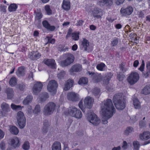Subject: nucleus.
Listing matches in <instances>:
<instances>
[{
	"instance_id": "nucleus-61",
	"label": "nucleus",
	"mask_w": 150,
	"mask_h": 150,
	"mask_svg": "<svg viewBox=\"0 0 150 150\" xmlns=\"http://www.w3.org/2000/svg\"><path fill=\"white\" fill-rule=\"evenodd\" d=\"M125 0H117L116 1V4L117 5H119L122 4L124 2Z\"/></svg>"
},
{
	"instance_id": "nucleus-53",
	"label": "nucleus",
	"mask_w": 150,
	"mask_h": 150,
	"mask_svg": "<svg viewBox=\"0 0 150 150\" xmlns=\"http://www.w3.org/2000/svg\"><path fill=\"white\" fill-rule=\"evenodd\" d=\"M46 38L47 39L48 43L53 44L55 43V40L54 39H52V38L48 37H47Z\"/></svg>"
},
{
	"instance_id": "nucleus-10",
	"label": "nucleus",
	"mask_w": 150,
	"mask_h": 150,
	"mask_svg": "<svg viewBox=\"0 0 150 150\" xmlns=\"http://www.w3.org/2000/svg\"><path fill=\"white\" fill-rule=\"evenodd\" d=\"M91 15L95 18L98 19L101 18L103 15L102 10L97 7H94L92 8Z\"/></svg>"
},
{
	"instance_id": "nucleus-58",
	"label": "nucleus",
	"mask_w": 150,
	"mask_h": 150,
	"mask_svg": "<svg viewBox=\"0 0 150 150\" xmlns=\"http://www.w3.org/2000/svg\"><path fill=\"white\" fill-rule=\"evenodd\" d=\"M42 17L41 12H39L37 13L36 14V18L37 19H39L41 18Z\"/></svg>"
},
{
	"instance_id": "nucleus-6",
	"label": "nucleus",
	"mask_w": 150,
	"mask_h": 150,
	"mask_svg": "<svg viewBox=\"0 0 150 150\" xmlns=\"http://www.w3.org/2000/svg\"><path fill=\"white\" fill-rule=\"evenodd\" d=\"M88 121L93 125L97 126L100 123V120L95 113H92L87 117Z\"/></svg>"
},
{
	"instance_id": "nucleus-22",
	"label": "nucleus",
	"mask_w": 150,
	"mask_h": 150,
	"mask_svg": "<svg viewBox=\"0 0 150 150\" xmlns=\"http://www.w3.org/2000/svg\"><path fill=\"white\" fill-rule=\"evenodd\" d=\"M42 23L44 27L50 31H53L55 28V27L54 26L51 25L46 21H43Z\"/></svg>"
},
{
	"instance_id": "nucleus-18",
	"label": "nucleus",
	"mask_w": 150,
	"mask_h": 150,
	"mask_svg": "<svg viewBox=\"0 0 150 150\" xmlns=\"http://www.w3.org/2000/svg\"><path fill=\"white\" fill-rule=\"evenodd\" d=\"M112 4V0H101L98 1L97 2V4L101 6H103L104 5L107 6H110Z\"/></svg>"
},
{
	"instance_id": "nucleus-45",
	"label": "nucleus",
	"mask_w": 150,
	"mask_h": 150,
	"mask_svg": "<svg viewBox=\"0 0 150 150\" xmlns=\"http://www.w3.org/2000/svg\"><path fill=\"white\" fill-rule=\"evenodd\" d=\"M133 145L134 150H138L140 146L139 142L137 141H134L133 142Z\"/></svg>"
},
{
	"instance_id": "nucleus-30",
	"label": "nucleus",
	"mask_w": 150,
	"mask_h": 150,
	"mask_svg": "<svg viewBox=\"0 0 150 150\" xmlns=\"http://www.w3.org/2000/svg\"><path fill=\"white\" fill-rule=\"evenodd\" d=\"M81 46L84 49L85 51H87L88 48L89 46V42L88 40L84 38L81 41Z\"/></svg>"
},
{
	"instance_id": "nucleus-14",
	"label": "nucleus",
	"mask_w": 150,
	"mask_h": 150,
	"mask_svg": "<svg viewBox=\"0 0 150 150\" xmlns=\"http://www.w3.org/2000/svg\"><path fill=\"white\" fill-rule=\"evenodd\" d=\"M1 108L2 110V115L4 116H6L8 112L10 111L9 105L6 103L4 102L1 105Z\"/></svg>"
},
{
	"instance_id": "nucleus-11",
	"label": "nucleus",
	"mask_w": 150,
	"mask_h": 150,
	"mask_svg": "<svg viewBox=\"0 0 150 150\" xmlns=\"http://www.w3.org/2000/svg\"><path fill=\"white\" fill-rule=\"evenodd\" d=\"M43 86L42 83L38 81L35 82L33 88V94H38L41 91Z\"/></svg>"
},
{
	"instance_id": "nucleus-64",
	"label": "nucleus",
	"mask_w": 150,
	"mask_h": 150,
	"mask_svg": "<svg viewBox=\"0 0 150 150\" xmlns=\"http://www.w3.org/2000/svg\"><path fill=\"white\" fill-rule=\"evenodd\" d=\"M115 27L116 29H119L122 28V26L121 24L118 23L116 25Z\"/></svg>"
},
{
	"instance_id": "nucleus-55",
	"label": "nucleus",
	"mask_w": 150,
	"mask_h": 150,
	"mask_svg": "<svg viewBox=\"0 0 150 150\" xmlns=\"http://www.w3.org/2000/svg\"><path fill=\"white\" fill-rule=\"evenodd\" d=\"M79 108H80L83 112H85V109L83 108V101L82 100H81L79 104Z\"/></svg>"
},
{
	"instance_id": "nucleus-59",
	"label": "nucleus",
	"mask_w": 150,
	"mask_h": 150,
	"mask_svg": "<svg viewBox=\"0 0 150 150\" xmlns=\"http://www.w3.org/2000/svg\"><path fill=\"white\" fill-rule=\"evenodd\" d=\"M0 148L4 150L5 148V144L4 142L2 141L0 144Z\"/></svg>"
},
{
	"instance_id": "nucleus-34",
	"label": "nucleus",
	"mask_w": 150,
	"mask_h": 150,
	"mask_svg": "<svg viewBox=\"0 0 150 150\" xmlns=\"http://www.w3.org/2000/svg\"><path fill=\"white\" fill-rule=\"evenodd\" d=\"M134 132V129L131 127H127L124 131V134L125 135H128Z\"/></svg>"
},
{
	"instance_id": "nucleus-1",
	"label": "nucleus",
	"mask_w": 150,
	"mask_h": 150,
	"mask_svg": "<svg viewBox=\"0 0 150 150\" xmlns=\"http://www.w3.org/2000/svg\"><path fill=\"white\" fill-rule=\"evenodd\" d=\"M115 110L111 99H108L102 103L100 112L102 115V122L103 124H106L108 123V120L112 116Z\"/></svg>"
},
{
	"instance_id": "nucleus-17",
	"label": "nucleus",
	"mask_w": 150,
	"mask_h": 150,
	"mask_svg": "<svg viewBox=\"0 0 150 150\" xmlns=\"http://www.w3.org/2000/svg\"><path fill=\"white\" fill-rule=\"evenodd\" d=\"M10 144L11 146L14 149L19 147L20 145L19 140L17 137H15L11 139Z\"/></svg>"
},
{
	"instance_id": "nucleus-32",
	"label": "nucleus",
	"mask_w": 150,
	"mask_h": 150,
	"mask_svg": "<svg viewBox=\"0 0 150 150\" xmlns=\"http://www.w3.org/2000/svg\"><path fill=\"white\" fill-rule=\"evenodd\" d=\"M33 98L32 96L30 95L28 96L23 100V104L25 105H28L31 102Z\"/></svg>"
},
{
	"instance_id": "nucleus-33",
	"label": "nucleus",
	"mask_w": 150,
	"mask_h": 150,
	"mask_svg": "<svg viewBox=\"0 0 150 150\" xmlns=\"http://www.w3.org/2000/svg\"><path fill=\"white\" fill-rule=\"evenodd\" d=\"M133 104L136 109H139L141 107L140 103L138 99L136 98H133Z\"/></svg>"
},
{
	"instance_id": "nucleus-63",
	"label": "nucleus",
	"mask_w": 150,
	"mask_h": 150,
	"mask_svg": "<svg viewBox=\"0 0 150 150\" xmlns=\"http://www.w3.org/2000/svg\"><path fill=\"white\" fill-rule=\"evenodd\" d=\"M127 142L125 141H124L123 142V145L122 146V148L124 149H126L127 148Z\"/></svg>"
},
{
	"instance_id": "nucleus-23",
	"label": "nucleus",
	"mask_w": 150,
	"mask_h": 150,
	"mask_svg": "<svg viewBox=\"0 0 150 150\" xmlns=\"http://www.w3.org/2000/svg\"><path fill=\"white\" fill-rule=\"evenodd\" d=\"M74 81L72 80L69 79L65 85L64 89L65 91L69 90L71 87L72 86Z\"/></svg>"
},
{
	"instance_id": "nucleus-24",
	"label": "nucleus",
	"mask_w": 150,
	"mask_h": 150,
	"mask_svg": "<svg viewBox=\"0 0 150 150\" xmlns=\"http://www.w3.org/2000/svg\"><path fill=\"white\" fill-rule=\"evenodd\" d=\"M112 76V74L111 73H108L104 78L103 83L105 86V85H107L109 83V81L111 78Z\"/></svg>"
},
{
	"instance_id": "nucleus-54",
	"label": "nucleus",
	"mask_w": 150,
	"mask_h": 150,
	"mask_svg": "<svg viewBox=\"0 0 150 150\" xmlns=\"http://www.w3.org/2000/svg\"><path fill=\"white\" fill-rule=\"evenodd\" d=\"M17 87L19 88L21 91H23L25 88V85L23 83H22L21 84H18L17 86Z\"/></svg>"
},
{
	"instance_id": "nucleus-7",
	"label": "nucleus",
	"mask_w": 150,
	"mask_h": 150,
	"mask_svg": "<svg viewBox=\"0 0 150 150\" xmlns=\"http://www.w3.org/2000/svg\"><path fill=\"white\" fill-rule=\"evenodd\" d=\"M55 105L53 102L48 103L45 107L43 111L44 114L46 115H49L51 114L55 109Z\"/></svg>"
},
{
	"instance_id": "nucleus-3",
	"label": "nucleus",
	"mask_w": 150,
	"mask_h": 150,
	"mask_svg": "<svg viewBox=\"0 0 150 150\" xmlns=\"http://www.w3.org/2000/svg\"><path fill=\"white\" fill-rule=\"evenodd\" d=\"M69 114L70 116L78 119L81 118L83 116L81 112L74 106L69 108Z\"/></svg>"
},
{
	"instance_id": "nucleus-40",
	"label": "nucleus",
	"mask_w": 150,
	"mask_h": 150,
	"mask_svg": "<svg viewBox=\"0 0 150 150\" xmlns=\"http://www.w3.org/2000/svg\"><path fill=\"white\" fill-rule=\"evenodd\" d=\"M11 107L13 110H21L22 108L20 105H16L13 103H12L11 104Z\"/></svg>"
},
{
	"instance_id": "nucleus-13",
	"label": "nucleus",
	"mask_w": 150,
	"mask_h": 150,
	"mask_svg": "<svg viewBox=\"0 0 150 150\" xmlns=\"http://www.w3.org/2000/svg\"><path fill=\"white\" fill-rule=\"evenodd\" d=\"M94 102L93 99L89 96L86 97L84 100V106L89 109L92 108Z\"/></svg>"
},
{
	"instance_id": "nucleus-43",
	"label": "nucleus",
	"mask_w": 150,
	"mask_h": 150,
	"mask_svg": "<svg viewBox=\"0 0 150 150\" xmlns=\"http://www.w3.org/2000/svg\"><path fill=\"white\" fill-rule=\"evenodd\" d=\"M22 148L25 150H28L30 148L29 142L27 141L25 142L22 146Z\"/></svg>"
},
{
	"instance_id": "nucleus-9",
	"label": "nucleus",
	"mask_w": 150,
	"mask_h": 150,
	"mask_svg": "<svg viewBox=\"0 0 150 150\" xmlns=\"http://www.w3.org/2000/svg\"><path fill=\"white\" fill-rule=\"evenodd\" d=\"M57 87V83L56 81L54 80H52L49 81L48 84L47 89L49 92L53 94L56 93Z\"/></svg>"
},
{
	"instance_id": "nucleus-56",
	"label": "nucleus",
	"mask_w": 150,
	"mask_h": 150,
	"mask_svg": "<svg viewBox=\"0 0 150 150\" xmlns=\"http://www.w3.org/2000/svg\"><path fill=\"white\" fill-rule=\"evenodd\" d=\"M33 112V110H32V108L31 106H28V109L27 110V112L28 115H30Z\"/></svg>"
},
{
	"instance_id": "nucleus-57",
	"label": "nucleus",
	"mask_w": 150,
	"mask_h": 150,
	"mask_svg": "<svg viewBox=\"0 0 150 150\" xmlns=\"http://www.w3.org/2000/svg\"><path fill=\"white\" fill-rule=\"evenodd\" d=\"M84 21L82 20H79L77 21V23L76 24V25L77 26H80L82 25Z\"/></svg>"
},
{
	"instance_id": "nucleus-15",
	"label": "nucleus",
	"mask_w": 150,
	"mask_h": 150,
	"mask_svg": "<svg viewBox=\"0 0 150 150\" xmlns=\"http://www.w3.org/2000/svg\"><path fill=\"white\" fill-rule=\"evenodd\" d=\"M133 10L134 9L132 7L129 6L126 8H122L121 9L120 12L122 16H129L132 13Z\"/></svg>"
},
{
	"instance_id": "nucleus-28",
	"label": "nucleus",
	"mask_w": 150,
	"mask_h": 150,
	"mask_svg": "<svg viewBox=\"0 0 150 150\" xmlns=\"http://www.w3.org/2000/svg\"><path fill=\"white\" fill-rule=\"evenodd\" d=\"M88 73L90 75H91L92 78L95 80L96 82H98L101 81V78L100 76H97L95 73L92 72H88Z\"/></svg>"
},
{
	"instance_id": "nucleus-35",
	"label": "nucleus",
	"mask_w": 150,
	"mask_h": 150,
	"mask_svg": "<svg viewBox=\"0 0 150 150\" xmlns=\"http://www.w3.org/2000/svg\"><path fill=\"white\" fill-rule=\"evenodd\" d=\"M88 81V79L86 77H82L80 79L78 83L81 85L86 84Z\"/></svg>"
},
{
	"instance_id": "nucleus-29",
	"label": "nucleus",
	"mask_w": 150,
	"mask_h": 150,
	"mask_svg": "<svg viewBox=\"0 0 150 150\" xmlns=\"http://www.w3.org/2000/svg\"><path fill=\"white\" fill-rule=\"evenodd\" d=\"M63 8L65 10H69L70 8V2L68 0H64L62 5Z\"/></svg>"
},
{
	"instance_id": "nucleus-12",
	"label": "nucleus",
	"mask_w": 150,
	"mask_h": 150,
	"mask_svg": "<svg viewBox=\"0 0 150 150\" xmlns=\"http://www.w3.org/2000/svg\"><path fill=\"white\" fill-rule=\"evenodd\" d=\"M41 54L38 51H33L30 52L28 54V57L31 60L35 61L40 58Z\"/></svg>"
},
{
	"instance_id": "nucleus-5",
	"label": "nucleus",
	"mask_w": 150,
	"mask_h": 150,
	"mask_svg": "<svg viewBox=\"0 0 150 150\" xmlns=\"http://www.w3.org/2000/svg\"><path fill=\"white\" fill-rule=\"evenodd\" d=\"M139 74L135 71L130 73L127 78L128 82L131 85L134 84L139 80Z\"/></svg>"
},
{
	"instance_id": "nucleus-49",
	"label": "nucleus",
	"mask_w": 150,
	"mask_h": 150,
	"mask_svg": "<svg viewBox=\"0 0 150 150\" xmlns=\"http://www.w3.org/2000/svg\"><path fill=\"white\" fill-rule=\"evenodd\" d=\"M92 92L94 95H97L100 92V90L98 88H95L94 89L92 90Z\"/></svg>"
},
{
	"instance_id": "nucleus-41",
	"label": "nucleus",
	"mask_w": 150,
	"mask_h": 150,
	"mask_svg": "<svg viewBox=\"0 0 150 150\" xmlns=\"http://www.w3.org/2000/svg\"><path fill=\"white\" fill-rule=\"evenodd\" d=\"M79 33L75 32L72 33L71 35L72 39L74 40H77L79 38Z\"/></svg>"
},
{
	"instance_id": "nucleus-19",
	"label": "nucleus",
	"mask_w": 150,
	"mask_h": 150,
	"mask_svg": "<svg viewBox=\"0 0 150 150\" xmlns=\"http://www.w3.org/2000/svg\"><path fill=\"white\" fill-rule=\"evenodd\" d=\"M67 98L69 100L76 101L79 99V95L74 92H70L68 93Z\"/></svg>"
},
{
	"instance_id": "nucleus-50",
	"label": "nucleus",
	"mask_w": 150,
	"mask_h": 150,
	"mask_svg": "<svg viewBox=\"0 0 150 150\" xmlns=\"http://www.w3.org/2000/svg\"><path fill=\"white\" fill-rule=\"evenodd\" d=\"M45 10L47 14L50 15L52 14V12L51 10H50L49 6L46 5L45 6Z\"/></svg>"
},
{
	"instance_id": "nucleus-51",
	"label": "nucleus",
	"mask_w": 150,
	"mask_h": 150,
	"mask_svg": "<svg viewBox=\"0 0 150 150\" xmlns=\"http://www.w3.org/2000/svg\"><path fill=\"white\" fill-rule=\"evenodd\" d=\"M124 76L120 72L117 74V79L120 81H121L123 80Z\"/></svg>"
},
{
	"instance_id": "nucleus-20",
	"label": "nucleus",
	"mask_w": 150,
	"mask_h": 150,
	"mask_svg": "<svg viewBox=\"0 0 150 150\" xmlns=\"http://www.w3.org/2000/svg\"><path fill=\"white\" fill-rule=\"evenodd\" d=\"M139 138L141 140H145L150 138V132L148 131L144 132L140 134Z\"/></svg>"
},
{
	"instance_id": "nucleus-26",
	"label": "nucleus",
	"mask_w": 150,
	"mask_h": 150,
	"mask_svg": "<svg viewBox=\"0 0 150 150\" xmlns=\"http://www.w3.org/2000/svg\"><path fill=\"white\" fill-rule=\"evenodd\" d=\"M52 150H61L60 143L58 142H54L52 146Z\"/></svg>"
},
{
	"instance_id": "nucleus-47",
	"label": "nucleus",
	"mask_w": 150,
	"mask_h": 150,
	"mask_svg": "<svg viewBox=\"0 0 150 150\" xmlns=\"http://www.w3.org/2000/svg\"><path fill=\"white\" fill-rule=\"evenodd\" d=\"M41 111L40 106L39 105H36L34 110L33 111V112L35 114H37L40 112Z\"/></svg>"
},
{
	"instance_id": "nucleus-27",
	"label": "nucleus",
	"mask_w": 150,
	"mask_h": 150,
	"mask_svg": "<svg viewBox=\"0 0 150 150\" xmlns=\"http://www.w3.org/2000/svg\"><path fill=\"white\" fill-rule=\"evenodd\" d=\"M50 126L49 122L47 120L44 121L43 126L42 128V131L44 133H46L48 131Z\"/></svg>"
},
{
	"instance_id": "nucleus-4",
	"label": "nucleus",
	"mask_w": 150,
	"mask_h": 150,
	"mask_svg": "<svg viewBox=\"0 0 150 150\" xmlns=\"http://www.w3.org/2000/svg\"><path fill=\"white\" fill-rule=\"evenodd\" d=\"M16 118L19 127L23 128L25 125L26 119L23 113L21 111L18 112L17 114Z\"/></svg>"
},
{
	"instance_id": "nucleus-62",
	"label": "nucleus",
	"mask_w": 150,
	"mask_h": 150,
	"mask_svg": "<svg viewBox=\"0 0 150 150\" xmlns=\"http://www.w3.org/2000/svg\"><path fill=\"white\" fill-rule=\"evenodd\" d=\"M4 133L0 129V140L3 139L4 136Z\"/></svg>"
},
{
	"instance_id": "nucleus-2",
	"label": "nucleus",
	"mask_w": 150,
	"mask_h": 150,
	"mask_svg": "<svg viewBox=\"0 0 150 150\" xmlns=\"http://www.w3.org/2000/svg\"><path fill=\"white\" fill-rule=\"evenodd\" d=\"M64 59L59 62V64L63 67L68 66L73 63L74 57L73 55L70 53H66L63 55Z\"/></svg>"
},
{
	"instance_id": "nucleus-8",
	"label": "nucleus",
	"mask_w": 150,
	"mask_h": 150,
	"mask_svg": "<svg viewBox=\"0 0 150 150\" xmlns=\"http://www.w3.org/2000/svg\"><path fill=\"white\" fill-rule=\"evenodd\" d=\"M113 101L116 108L118 110H123L125 107V102L117 97V95L115 96L113 98Z\"/></svg>"
},
{
	"instance_id": "nucleus-21",
	"label": "nucleus",
	"mask_w": 150,
	"mask_h": 150,
	"mask_svg": "<svg viewBox=\"0 0 150 150\" xmlns=\"http://www.w3.org/2000/svg\"><path fill=\"white\" fill-rule=\"evenodd\" d=\"M82 70V67L81 65L80 64H76L73 65L71 68L70 69L69 71L70 73H72L73 72H79Z\"/></svg>"
},
{
	"instance_id": "nucleus-16",
	"label": "nucleus",
	"mask_w": 150,
	"mask_h": 150,
	"mask_svg": "<svg viewBox=\"0 0 150 150\" xmlns=\"http://www.w3.org/2000/svg\"><path fill=\"white\" fill-rule=\"evenodd\" d=\"M44 64L50 68L53 69L56 68V64L55 60L53 59H45L43 61Z\"/></svg>"
},
{
	"instance_id": "nucleus-31",
	"label": "nucleus",
	"mask_w": 150,
	"mask_h": 150,
	"mask_svg": "<svg viewBox=\"0 0 150 150\" xmlns=\"http://www.w3.org/2000/svg\"><path fill=\"white\" fill-rule=\"evenodd\" d=\"M9 130L12 134L16 135H17L19 132L18 129L15 126H10Z\"/></svg>"
},
{
	"instance_id": "nucleus-37",
	"label": "nucleus",
	"mask_w": 150,
	"mask_h": 150,
	"mask_svg": "<svg viewBox=\"0 0 150 150\" xmlns=\"http://www.w3.org/2000/svg\"><path fill=\"white\" fill-rule=\"evenodd\" d=\"M17 8L16 4H11L8 7V11L10 12L15 11Z\"/></svg>"
},
{
	"instance_id": "nucleus-39",
	"label": "nucleus",
	"mask_w": 150,
	"mask_h": 150,
	"mask_svg": "<svg viewBox=\"0 0 150 150\" xmlns=\"http://www.w3.org/2000/svg\"><path fill=\"white\" fill-rule=\"evenodd\" d=\"M25 70L24 67H20L18 69L17 74L19 76L23 75L24 74Z\"/></svg>"
},
{
	"instance_id": "nucleus-52",
	"label": "nucleus",
	"mask_w": 150,
	"mask_h": 150,
	"mask_svg": "<svg viewBox=\"0 0 150 150\" xmlns=\"http://www.w3.org/2000/svg\"><path fill=\"white\" fill-rule=\"evenodd\" d=\"M42 96H40V97L43 101L45 100L48 97V94L46 92L44 93Z\"/></svg>"
},
{
	"instance_id": "nucleus-38",
	"label": "nucleus",
	"mask_w": 150,
	"mask_h": 150,
	"mask_svg": "<svg viewBox=\"0 0 150 150\" xmlns=\"http://www.w3.org/2000/svg\"><path fill=\"white\" fill-rule=\"evenodd\" d=\"M142 93L145 95H147L150 93V86H146L143 89Z\"/></svg>"
},
{
	"instance_id": "nucleus-36",
	"label": "nucleus",
	"mask_w": 150,
	"mask_h": 150,
	"mask_svg": "<svg viewBox=\"0 0 150 150\" xmlns=\"http://www.w3.org/2000/svg\"><path fill=\"white\" fill-rule=\"evenodd\" d=\"M9 84L11 86H14L16 85L17 84V79L16 78L13 76L10 79Z\"/></svg>"
},
{
	"instance_id": "nucleus-60",
	"label": "nucleus",
	"mask_w": 150,
	"mask_h": 150,
	"mask_svg": "<svg viewBox=\"0 0 150 150\" xmlns=\"http://www.w3.org/2000/svg\"><path fill=\"white\" fill-rule=\"evenodd\" d=\"M144 60H142V63L140 67L139 68V69L141 71H143L144 67Z\"/></svg>"
},
{
	"instance_id": "nucleus-42",
	"label": "nucleus",
	"mask_w": 150,
	"mask_h": 150,
	"mask_svg": "<svg viewBox=\"0 0 150 150\" xmlns=\"http://www.w3.org/2000/svg\"><path fill=\"white\" fill-rule=\"evenodd\" d=\"M105 66L104 64L101 63L98 64L96 66V68L99 70L103 71L104 70V68Z\"/></svg>"
},
{
	"instance_id": "nucleus-25",
	"label": "nucleus",
	"mask_w": 150,
	"mask_h": 150,
	"mask_svg": "<svg viewBox=\"0 0 150 150\" xmlns=\"http://www.w3.org/2000/svg\"><path fill=\"white\" fill-rule=\"evenodd\" d=\"M8 98L10 99L13 98L14 96V91L12 88H7L6 91Z\"/></svg>"
},
{
	"instance_id": "nucleus-44",
	"label": "nucleus",
	"mask_w": 150,
	"mask_h": 150,
	"mask_svg": "<svg viewBox=\"0 0 150 150\" xmlns=\"http://www.w3.org/2000/svg\"><path fill=\"white\" fill-rule=\"evenodd\" d=\"M118 43V39L117 38H114L111 42V45L114 47L116 46Z\"/></svg>"
},
{
	"instance_id": "nucleus-46",
	"label": "nucleus",
	"mask_w": 150,
	"mask_h": 150,
	"mask_svg": "<svg viewBox=\"0 0 150 150\" xmlns=\"http://www.w3.org/2000/svg\"><path fill=\"white\" fill-rule=\"evenodd\" d=\"M65 75V72L64 71H62L58 74L57 76L59 79H63Z\"/></svg>"
},
{
	"instance_id": "nucleus-48",
	"label": "nucleus",
	"mask_w": 150,
	"mask_h": 150,
	"mask_svg": "<svg viewBox=\"0 0 150 150\" xmlns=\"http://www.w3.org/2000/svg\"><path fill=\"white\" fill-rule=\"evenodd\" d=\"M119 67L120 70L122 71L124 73L127 70V69L126 67L123 64H120Z\"/></svg>"
}]
</instances>
